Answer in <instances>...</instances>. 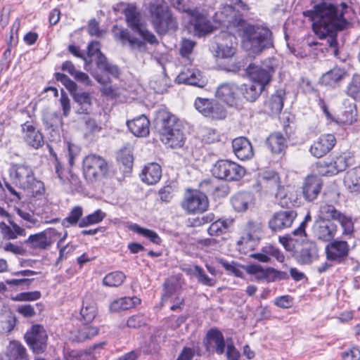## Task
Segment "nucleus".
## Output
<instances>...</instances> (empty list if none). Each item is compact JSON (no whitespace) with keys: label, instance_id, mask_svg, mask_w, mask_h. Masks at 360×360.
<instances>
[{"label":"nucleus","instance_id":"nucleus-1","mask_svg":"<svg viewBox=\"0 0 360 360\" xmlns=\"http://www.w3.org/2000/svg\"><path fill=\"white\" fill-rule=\"evenodd\" d=\"M351 11V7L345 2L339 4L320 2L315 4L313 9L304 11L303 15L313 22L315 34L321 39H326V46L333 49V53L337 56L338 49L335 32L346 27L347 20L345 15Z\"/></svg>","mask_w":360,"mask_h":360},{"label":"nucleus","instance_id":"nucleus-2","mask_svg":"<svg viewBox=\"0 0 360 360\" xmlns=\"http://www.w3.org/2000/svg\"><path fill=\"white\" fill-rule=\"evenodd\" d=\"M154 127L160 135L162 141L170 148H181L185 136L179 120L166 110L158 111L154 120Z\"/></svg>","mask_w":360,"mask_h":360},{"label":"nucleus","instance_id":"nucleus-3","mask_svg":"<svg viewBox=\"0 0 360 360\" xmlns=\"http://www.w3.org/2000/svg\"><path fill=\"white\" fill-rule=\"evenodd\" d=\"M148 11L150 23L158 35H165L178 30L177 18L165 0H151Z\"/></svg>","mask_w":360,"mask_h":360},{"label":"nucleus","instance_id":"nucleus-4","mask_svg":"<svg viewBox=\"0 0 360 360\" xmlns=\"http://www.w3.org/2000/svg\"><path fill=\"white\" fill-rule=\"evenodd\" d=\"M274 45L271 31L263 26L248 25L242 30V46L250 53L258 54Z\"/></svg>","mask_w":360,"mask_h":360},{"label":"nucleus","instance_id":"nucleus-5","mask_svg":"<svg viewBox=\"0 0 360 360\" xmlns=\"http://www.w3.org/2000/svg\"><path fill=\"white\" fill-rule=\"evenodd\" d=\"M112 32L115 40L120 41L122 46H125L128 43L131 51H146V45L145 41L150 44H158L159 43L155 35L146 27V25L140 28V30L136 32L143 38V41L131 37L130 32L126 28L118 29L117 26H114Z\"/></svg>","mask_w":360,"mask_h":360},{"label":"nucleus","instance_id":"nucleus-6","mask_svg":"<svg viewBox=\"0 0 360 360\" xmlns=\"http://www.w3.org/2000/svg\"><path fill=\"white\" fill-rule=\"evenodd\" d=\"M89 68L94 60L97 70L117 78L120 70L117 65L110 63L106 56L101 51V44L98 41H91L87 46Z\"/></svg>","mask_w":360,"mask_h":360},{"label":"nucleus","instance_id":"nucleus-7","mask_svg":"<svg viewBox=\"0 0 360 360\" xmlns=\"http://www.w3.org/2000/svg\"><path fill=\"white\" fill-rule=\"evenodd\" d=\"M211 172L214 177L229 181H239L245 174L243 167L228 160L217 161Z\"/></svg>","mask_w":360,"mask_h":360},{"label":"nucleus","instance_id":"nucleus-8","mask_svg":"<svg viewBox=\"0 0 360 360\" xmlns=\"http://www.w3.org/2000/svg\"><path fill=\"white\" fill-rule=\"evenodd\" d=\"M109 167L106 160L96 154L86 155L83 160V171L85 177L94 181L98 178L105 176Z\"/></svg>","mask_w":360,"mask_h":360},{"label":"nucleus","instance_id":"nucleus-9","mask_svg":"<svg viewBox=\"0 0 360 360\" xmlns=\"http://www.w3.org/2000/svg\"><path fill=\"white\" fill-rule=\"evenodd\" d=\"M263 65L257 66L250 64L247 68L246 72L252 82L259 84V86L265 89L266 86L271 81L276 70L275 60L269 59Z\"/></svg>","mask_w":360,"mask_h":360},{"label":"nucleus","instance_id":"nucleus-10","mask_svg":"<svg viewBox=\"0 0 360 360\" xmlns=\"http://www.w3.org/2000/svg\"><path fill=\"white\" fill-rule=\"evenodd\" d=\"M25 339L34 354H42L46 351L48 335L43 326L33 325L25 334Z\"/></svg>","mask_w":360,"mask_h":360},{"label":"nucleus","instance_id":"nucleus-11","mask_svg":"<svg viewBox=\"0 0 360 360\" xmlns=\"http://www.w3.org/2000/svg\"><path fill=\"white\" fill-rule=\"evenodd\" d=\"M9 174L13 183L24 190L32 188L36 181L32 167L23 164L12 166Z\"/></svg>","mask_w":360,"mask_h":360},{"label":"nucleus","instance_id":"nucleus-12","mask_svg":"<svg viewBox=\"0 0 360 360\" xmlns=\"http://www.w3.org/2000/svg\"><path fill=\"white\" fill-rule=\"evenodd\" d=\"M208 205L207 195L200 191L186 193L181 202L182 208L190 214L203 212L207 209Z\"/></svg>","mask_w":360,"mask_h":360},{"label":"nucleus","instance_id":"nucleus-13","mask_svg":"<svg viewBox=\"0 0 360 360\" xmlns=\"http://www.w3.org/2000/svg\"><path fill=\"white\" fill-rule=\"evenodd\" d=\"M325 252L328 261L341 264L349 255V246L347 241L334 240L326 246Z\"/></svg>","mask_w":360,"mask_h":360},{"label":"nucleus","instance_id":"nucleus-14","mask_svg":"<svg viewBox=\"0 0 360 360\" xmlns=\"http://www.w3.org/2000/svg\"><path fill=\"white\" fill-rule=\"evenodd\" d=\"M320 212L325 217L338 221L343 229L344 234H351L354 231V225L350 217L338 211L334 205L323 204L320 207Z\"/></svg>","mask_w":360,"mask_h":360},{"label":"nucleus","instance_id":"nucleus-15","mask_svg":"<svg viewBox=\"0 0 360 360\" xmlns=\"http://www.w3.org/2000/svg\"><path fill=\"white\" fill-rule=\"evenodd\" d=\"M191 22L198 36H204L212 32L213 26L208 14L204 9L196 8L189 11Z\"/></svg>","mask_w":360,"mask_h":360},{"label":"nucleus","instance_id":"nucleus-16","mask_svg":"<svg viewBox=\"0 0 360 360\" xmlns=\"http://www.w3.org/2000/svg\"><path fill=\"white\" fill-rule=\"evenodd\" d=\"M294 257L301 265H309L319 259V248L312 240H307L302 245L300 250H295Z\"/></svg>","mask_w":360,"mask_h":360},{"label":"nucleus","instance_id":"nucleus-17","mask_svg":"<svg viewBox=\"0 0 360 360\" xmlns=\"http://www.w3.org/2000/svg\"><path fill=\"white\" fill-rule=\"evenodd\" d=\"M338 227L331 220L320 218L313 225L314 236L322 241L330 242L334 238Z\"/></svg>","mask_w":360,"mask_h":360},{"label":"nucleus","instance_id":"nucleus-18","mask_svg":"<svg viewBox=\"0 0 360 360\" xmlns=\"http://www.w3.org/2000/svg\"><path fill=\"white\" fill-rule=\"evenodd\" d=\"M214 20L220 26L229 27L237 26L242 20L240 14H238L233 6L224 5L219 11L215 13Z\"/></svg>","mask_w":360,"mask_h":360},{"label":"nucleus","instance_id":"nucleus-19","mask_svg":"<svg viewBox=\"0 0 360 360\" xmlns=\"http://www.w3.org/2000/svg\"><path fill=\"white\" fill-rule=\"evenodd\" d=\"M239 89L234 83H224L216 91V97L229 107H237L239 102Z\"/></svg>","mask_w":360,"mask_h":360},{"label":"nucleus","instance_id":"nucleus-20","mask_svg":"<svg viewBox=\"0 0 360 360\" xmlns=\"http://www.w3.org/2000/svg\"><path fill=\"white\" fill-rule=\"evenodd\" d=\"M336 142L335 136L333 134H323L314 141L309 148V152L315 158H322L334 148Z\"/></svg>","mask_w":360,"mask_h":360},{"label":"nucleus","instance_id":"nucleus-21","mask_svg":"<svg viewBox=\"0 0 360 360\" xmlns=\"http://www.w3.org/2000/svg\"><path fill=\"white\" fill-rule=\"evenodd\" d=\"M297 217L293 210H281L276 212L269 221V228L274 231H281L290 227Z\"/></svg>","mask_w":360,"mask_h":360},{"label":"nucleus","instance_id":"nucleus-22","mask_svg":"<svg viewBox=\"0 0 360 360\" xmlns=\"http://www.w3.org/2000/svg\"><path fill=\"white\" fill-rule=\"evenodd\" d=\"M323 186L322 179L316 175L307 176L302 185V194L304 199L312 202L317 198Z\"/></svg>","mask_w":360,"mask_h":360},{"label":"nucleus","instance_id":"nucleus-23","mask_svg":"<svg viewBox=\"0 0 360 360\" xmlns=\"http://www.w3.org/2000/svg\"><path fill=\"white\" fill-rule=\"evenodd\" d=\"M233 151L240 160H250L254 155L251 142L244 136L234 139L232 141Z\"/></svg>","mask_w":360,"mask_h":360},{"label":"nucleus","instance_id":"nucleus-24","mask_svg":"<svg viewBox=\"0 0 360 360\" xmlns=\"http://www.w3.org/2000/svg\"><path fill=\"white\" fill-rule=\"evenodd\" d=\"M223 41L217 43V56L221 58H229L236 53L237 42L234 35L223 33L220 37Z\"/></svg>","mask_w":360,"mask_h":360},{"label":"nucleus","instance_id":"nucleus-25","mask_svg":"<svg viewBox=\"0 0 360 360\" xmlns=\"http://www.w3.org/2000/svg\"><path fill=\"white\" fill-rule=\"evenodd\" d=\"M176 81L179 84H185L198 87H203L206 81L202 76L201 72L197 69H187L181 72L177 76Z\"/></svg>","mask_w":360,"mask_h":360},{"label":"nucleus","instance_id":"nucleus-26","mask_svg":"<svg viewBox=\"0 0 360 360\" xmlns=\"http://www.w3.org/2000/svg\"><path fill=\"white\" fill-rule=\"evenodd\" d=\"M259 184L265 193L274 194L276 197H278L279 191L282 188L278 174L274 172L264 173L260 179Z\"/></svg>","mask_w":360,"mask_h":360},{"label":"nucleus","instance_id":"nucleus-27","mask_svg":"<svg viewBox=\"0 0 360 360\" xmlns=\"http://www.w3.org/2000/svg\"><path fill=\"white\" fill-rule=\"evenodd\" d=\"M123 13L125 16L127 27L134 32L140 30V28L145 25L141 19L139 10L134 4H128L124 9Z\"/></svg>","mask_w":360,"mask_h":360},{"label":"nucleus","instance_id":"nucleus-28","mask_svg":"<svg viewBox=\"0 0 360 360\" xmlns=\"http://www.w3.org/2000/svg\"><path fill=\"white\" fill-rule=\"evenodd\" d=\"M25 133L24 140L31 147L39 148L44 144V138L39 131L37 130L29 122L21 125Z\"/></svg>","mask_w":360,"mask_h":360},{"label":"nucleus","instance_id":"nucleus-29","mask_svg":"<svg viewBox=\"0 0 360 360\" xmlns=\"http://www.w3.org/2000/svg\"><path fill=\"white\" fill-rule=\"evenodd\" d=\"M127 125L136 136L146 137L149 134L150 122L144 115L127 121Z\"/></svg>","mask_w":360,"mask_h":360},{"label":"nucleus","instance_id":"nucleus-30","mask_svg":"<svg viewBox=\"0 0 360 360\" xmlns=\"http://www.w3.org/2000/svg\"><path fill=\"white\" fill-rule=\"evenodd\" d=\"M162 176V168L156 162H151L144 167L140 174L141 179L148 185L157 184Z\"/></svg>","mask_w":360,"mask_h":360},{"label":"nucleus","instance_id":"nucleus-31","mask_svg":"<svg viewBox=\"0 0 360 360\" xmlns=\"http://www.w3.org/2000/svg\"><path fill=\"white\" fill-rule=\"evenodd\" d=\"M207 339L209 341L210 346L212 347V351L218 355H222L226 349V340L221 332L216 328H212L207 333Z\"/></svg>","mask_w":360,"mask_h":360},{"label":"nucleus","instance_id":"nucleus-32","mask_svg":"<svg viewBox=\"0 0 360 360\" xmlns=\"http://www.w3.org/2000/svg\"><path fill=\"white\" fill-rule=\"evenodd\" d=\"M346 75L345 72L338 68H333L324 73L320 79V84L326 86L335 88L339 86Z\"/></svg>","mask_w":360,"mask_h":360},{"label":"nucleus","instance_id":"nucleus-33","mask_svg":"<svg viewBox=\"0 0 360 360\" xmlns=\"http://www.w3.org/2000/svg\"><path fill=\"white\" fill-rule=\"evenodd\" d=\"M80 315L85 324L91 323L96 317V304L92 299L91 295H86L84 297Z\"/></svg>","mask_w":360,"mask_h":360},{"label":"nucleus","instance_id":"nucleus-34","mask_svg":"<svg viewBox=\"0 0 360 360\" xmlns=\"http://www.w3.org/2000/svg\"><path fill=\"white\" fill-rule=\"evenodd\" d=\"M266 143L272 153L281 154L287 148V141L281 133H273L266 139Z\"/></svg>","mask_w":360,"mask_h":360},{"label":"nucleus","instance_id":"nucleus-35","mask_svg":"<svg viewBox=\"0 0 360 360\" xmlns=\"http://www.w3.org/2000/svg\"><path fill=\"white\" fill-rule=\"evenodd\" d=\"M243 98L249 102H255L261 95L264 89L259 84L250 80L249 83L242 84L238 88Z\"/></svg>","mask_w":360,"mask_h":360},{"label":"nucleus","instance_id":"nucleus-36","mask_svg":"<svg viewBox=\"0 0 360 360\" xmlns=\"http://www.w3.org/2000/svg\"><path fill=\"white\" fill-rule=\"evenodd\" d=\"M344 184L351 193H359L360 166L355 167L346 172Z\"/></svg>","mask_w":360,"mask_h":360},{"label":"nucleus","instance_id":"nucleus-37","mask_svg":"<svg viewBox=\"0 0 360 360\" xmlns=\"http://www.w3.org/2000/svg\"><path fill=\"white\" fill-rule=\"evenodd\" d=\"M253 196L250 192L243 191L235 194L231 198V204L237 212L245 211L252 202Z\"/></svg>","mask_w":360,"mask_h":360},{"label":"nucleus","instance_id":"nucleus-38","mask_svg":"<svg viewBox=\"0 0 360 360\" xmlns=\"http://www.w3.org/2000/svg\"><path fill=\"white\" fill-rule=\"evenodd\" d=\"M141 303V300L136 297H124L115 300L110 305V310L113 312L127 310Z\"/></svg>","mask_w":360,"mask_h":360},{"label":"nucleus","instance_id":"nucleus-39","mask_svg":"<svg viewBox=\"0 0 360 360\" xmlns=\"http://www.w3.org/2000/svg\"><path fill=\"white\" fill-rule=\"evenodd\" d=\"M170 86V79L164 72L154 75L150 81V86L157 94H163Z\"/></svg>","mask_w":360,"mask_h":360},{"label":"nucleus","instance_id":"nucleus-40","mask_svg":"<svg viewBox=\"0 0 360 360\" xmlns=\"http://www.w3.org/2000/svg\"><path fill=\"white\" fill-rule=\"evenodd\" d=\"M256 226L253 221H248L244 229V232L238 242V245H245L246 248H252L255 244L256 238L254 236Z\"/></svg>","mask_w":360,"mask_h":360},{"label":"nucleus","instance_id":"nucleus-41","mask_svg":"<svg viewBox=\"0 0 360 360\" xmlns=\"http://www.w3.org/2000/svg\"><path fill=\"white\" fill-rule=\"evenodd\" d=\"M9 360H27L26 348L18 341L11 342L7 354Z\"/></svg>","mask_w":360,"mask_h":360},{"label":"nucleus","instance_id":"nucleus-42","mask_svg":"<svg viewBox=\"0 0 360 360\" xmlns=\"http://www.w3.org/2000/svg\"><path fill=\"white\" fill-rule=\"evenodd\" d=\"M26 244H29L32 248H38L46 250L51 245V242L48 240L47 236L44 232H40L34 235H30L25 240Z\"/></svg>","mask_w":360,"mask_h":360},{"label":"nucleus","instance_id":"nucleus-43","mask_svg":"<svg viewBox=\"0 0 360 360\" xmlns=\"http://www.w3.org/2000/svg\"><path fill=\"white\" fill-rule=\"evenodd\" d=\"M73 99L79 105L77 112L79 114H88L91 106V97L88 92L74 93Z\"/></svg>","mask_w":360,"mask_h":360},{"label":"nucleus","instance_id":"nucleus-44","mask_svg":"<svg viewBox=\"0 0 360 360\" xmlns=\"http://www.w3.org/2000/svg\"><path fill=\"white\" fill-rule=\"evenodd\" d=\"M285 92L283 90H278L273 94L267 104L272 115H278L283 108Z\"/></svg>","mask_w":360,"mask_h":360},{"label":"nucleus","instance_id":"nucleus-45","mask_svg":"<svg viewBox=\"0 0 360 360\" xmlns=\"http://www.w3.org/2000/svg\"><path fill=\"white\" fill-rule=\"evenodd\" d=\"M333 160L334 164L336 165L340 172L345 171L349 166L354 163V155L350 151L342 152L335 156Z\"/></svg>","mask_w":360,"mask_h":360},{"label":"nucleus","instance_id":"nucleus-46","mask_svg":"<svg viewBox=\"0 0 360 360\" xmlns=\"http://www.w3.org/2000/svg\"><path fill=\"white\" fill-rule=\"evenodd\" d=\"M227 111L226 108L219 103L218 101L214 100L210 108H209V114L205 115V117L212 120H221L226 118Z\"/></svg>","mask_w":360,"mask_h":360},{"label":"nucleus","instance_id":"nucleus-47","mask_svg":"<svg viewBox=\"0 0 360 360\" xmlns=\"http://www.w3.org/2000/svg\"><path fill=\"white\" fill-rule=\"evenodd\" d=\"M42 120L46 129L54 131L62 124V118L59 112L44 113Z\"/></svg>","mask_w":360,"mask_h":360},{"label":"nucleus","instance_id":"nucleus-48","mask_svg":"<svg viewBox=\"0 0 360 360\" xmlns=\"http://www.w3.org/2000/svg\"><path fill=\"white\" fill-rule=\"evenodd\" d=\"M126 278L122 271H117L108 274L103 279V284L108 287L120 286Z\"/></svg>","mask_w":360,"mask_h":360},{"label":"nucleus","instance_id":"nucleus-49","mask_svg":"<svg viewBox=\"0 0 360 360\" xmlns=\"http://www.w3.org/2000/svg\"><path fill=\"white\" fill-rule=\"evenodd\" d=\"M192 274L197 278L198 282L203 285L212 287L216 284V280L209 277L203 269L198 265L194 266Z\"/></svg>","mask_w":360,"mask_h":360},{"label":"nucleus","instance_id":"nucleus-50","mask_svg":"<svg viewBox=\"0 0 360 360\" xmlns=\"http://www.w3.org/2000/svg\"><path fill=\"white\" fill-rule=\"evenodd\" d=\"M106 214L101 210H97L91 214L82 218L79 223V227L83 228L94 224H98L103 221L105 217Z\"/></svg>","mask_w":360,"mask_h":360},{"label":"nucleus","instance_id":"nucleus-51","mask_svg":"<svg viewBox=\"0 0 360 360\" xmlns=\"http://www.w3.org/2000/svg\"><path fill=\"white\" fill-rule=\"evenodd\" d=\"M82 214L83 210L81 207L76 206L73 207L69 215L63 220L62 225L68 227L69 226H75L77 224H79Z\"/></svg>","mask_w":360,"mask_h":360},{"label":"nucleus","instance_id":"nucleus-52","mask_svg":"<svg viewBox=\"0 0 360 360\" xmlns=\"http://www.w3.org/2000/svg\"><path fill=\"white\" fill-rule=\"evenodd\" d=\"M131 229L136 233L142 235L143 236L148 238L152 243L159 245L161 243V238L158 234L154 231L142 228L138 224H134L131 226Z\"/></svg>","mask_w":360,"mask_h":360},{"label":"nucleus","instance_id":"nucleus-53","mask_svg":"<svg viewBox=\"0 0 360 360\" xmlns=\"http://www.w3.org/2000/svg\"><path fill=\"white\" fill-rule=\"evenodd\" d=\"M231 223L232 221H229L228 219H218L212 223L210 226L207 230L208 233L210 236H220L226 231Z\"/></svg>","mask_w":360,"mask_h":360},{"label":"nucleus","instance_id":"nucleus-54","mask_svg":"<svg viewBox=\"0 0 360 360\" xmlns=\"http://www.w3.org/2000/svg\"><path fill=\"white\" fill-rule=\"evenodd\" d=\"M347 94L356 101H360V75H354L347 88Z\"/></svg>","mask_w":360,"mask_h":360},{"label":"nucleus","instance_id":"nucleus-55","mask_svg":"<svg viewBox=\"0 0 360 360\" xmlns=\"http://www.w3.org/2000/svg\"><path fill=\"white\" fill-rule=\"evenodd\" d=\"M319 174L322 176H333L336 175L340 172L334 164V160L330 162H320L318 165Z\"/></svg>","mask_w":360,"mask_h":360},{"label":"nucleus","instance_id":"nucleus-56","mask_svg":"<svg viewBox=\"0 0 360 360\" xmlns=\"http://www.w3.org/2000/svg\"><path fill=\"white\" fill-rule=\"evenodd\" d=\"M55 79L60 82L65 88L70 92L71 95L73 96L74 93H78L77 91V84L70 79L66 75L60 72H56L54 74Z\"/></svg>","mask_w":360,"mask_h":360},{"label":"nucleus","instance_id":"nucleus-57","mask_svg":"<svg viewBox=\"0 0 360 360\" xmlns=\"http://www.w3.org/2000/svg\"><path fill=\"white\" fill-rule=\"evenodd\" d=\"M214 100L197 97L194 102V106L200 113L205 117L206 114H209V108L212 106Z\"/></svg>","mask_w":360,"mask_h":360},{"label":"nucleus","instance_id":"nucleus-58","mask_svg":"<svg viewBox=\"0 0 360 360\" xmlns=\"http://www.w3.org/2000/svg\"><path fill=\"white\" fill-rule=\"evenodd\" d=\"M98 333V330L96 327H84L78 331L75 336V340L77 342H84L96 335Z\"/></svg>","mask_w":360,"mask_h":360},{"label":"nucleus","instance_id":"nucleus-59","mask_svg":"<svg viewBox=\"0 0 360 360\" xmlns=\"http://www.w3.org/2000/svg\"><path fill=\"white\" fill-rule=\"evenodd\" d=\"M245 269L248 274L255 275L257 280H266V269L262 268L261 265L249 264L245 267Z\"/></svg>","mask_w":360,"mask_h":360},{"label":"nucleus","instance_id":"nucleus-60","mask_svg":"<svg viewBox=\"0 0 360 360\" xmlns=\"http://www.w3.org/2000/svg\"><path fill=\"white\" fill-rule=\"evenodd\" d=\"M227 360H239L240 354L235 347L231 338L226 340V352Z\"/></svg>","mask_w":360,"mask_h":360},{"label":"nucleus","instance_id":"nucleus-61","mask_svg":"<svg viewBox=\"0 0 360 360\" xmlns=\"http://www.w3.org/2000/svg\"><path fill=\"white\" fill-rule=\"evenodd\" d=\"M41 292L39 291L20 292L13 300L15 301H34L39 299Z\"/></svg>","mask_w":360,"mask_h":360},{"label":"nucleus","instance_id":"nucleus-62","mask_svg":"<svg viewBox=\"0 0 360 360\" xmlns=\"http://www.w3.org/2000/svg\"><path fill=\"white\" fill-rule=\"evenodd\" d=\"M262 252H264L266 255H268L269 257H270V256L275 257L279 262H283L284 261L285 257L283 253H281L278 249L272 245L263 247Z\"/></svg>","mask_w":360,"mask_h":360},{"label":"nucleus","instance_id":"nucleus-63","mask_svg":"<svg viewBox=\"0 0 360 360\" xmlns=\"http://www.w3.org/2000/svg\"><path fill=\"white\" fill-rule=\"evenodd\" d=\"M195 42L191 39H184L181 44V48L179 50L180 54L183 57H187L193 51Z\"/></svg>","mask_w":360,"mask_h":360},{"label":"nucleus","instance_id":"nucleus-64","mask_svg":"<svg viewBox=\"0 0 360 360\" xmlns=\"http://www.w3.org/2000/svg\"><path fill=\"white\" fill-rule=\"evenodd\" d=\"M342 358L343 360H360V351L356 347L349 349L342 352Z\"/></svg>","mask_w":360,"mask_h":360}]
</instances>
